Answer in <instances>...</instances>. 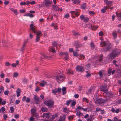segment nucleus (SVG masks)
<instances>
[{"mask_svg": "<svg viewBox=\"0 0 121 121\" xmlns=\"http://www.w3.org/2000/svg\"><path fill=\"white\" fill-rule=\"evenodd\" d=\"M120 52L121 51L119 49L113 50L112 53L109 54V56L111 59H113L119 54Z\"/></svg>", "mask_w": 121, "mask_h": 121, "instance_id": "obj_1", "label": "nucleus"}, {"mask_svg": "<svg viewBox=\"0 0 121 121\" xmlns=\"http://www.w3.org/2000/svg\"><path fill=\"white\" fill-rule=\"evenodd\" d=\"M58 74L56 77V78L58 82L59 83H60L64 80L65 78L63 76L61 75V72H58Z\"/></svg>", "mask_w": 121, "mask_h": 121, "instance_id": "obj_2", "label": "nucleus"}, {"mask_svg": "<svg viewBox=\"0 0 121 121\" xmlns=\"http://www.w3.org/2000/svg\"><path fill=\"white\" fill-rule=\"evenodd\" d=\"M102 59V55L100 56H96L95 57L93 60H95V63L96 65H99L100 64V62H101Z\"/></svg>", "mask_w": 121, "mask_h": 121, "instance_id": "obj_3", "label": "nucleus"}, {"mask_svg": "<svg viewBox=\"0 0 121 121\" xmlns=\"http://www.w3.org/2000/svg\"><path fill=\"white\" fill-rule=\"evenodd\" d=\"M100 45L102 47L106 46L108 47L107 48H106L107 51H108L110 48L112 47L111 44L110 43H107L105 41H101L100 43Z\"/></svg>", "mask_w": 121, "mask_h": 121, "instance_id": "obj_4", "label": "nucleus"}, {"mask_svg": "<svg viewBox=\"0 0 121 121\" xmlns=\"http://www.w3.org/2000/svg\"><path fill=\"white\" fill-rule=\"evenodd\" d=\"M44 103L48 107L50 108L53 106L54 103L53 101L51 100H49L45 101L44 102Z\"/></svg>", "mask_w": 121, "mask_h": 121, "instance_id": "obj_5", "label": "nucleus"}, {"mask_svg": "<svg viewBox=\"0 0 121 121\" xmlns=\"http://www.w3.org/2000/svg\"><path fill=\"white\" fill-rule=\"evenodd\" d=\"M107 101L106 99H103L102 98H100L97 99L95 102L96 103H98L99 104H101L102 103H105Z\"/></svg>", "mask_w": 121, "mask_h": 121, "instance_id": "obj_6", "label": "nucleus"}, {"mask_svg": "<svg viewBox=\"0 0 121 121\" xmlns=\"http://www.w3.org/2000/svg\"><path fill=\"white\" fill-rule=\"evenodd\" d=\"M61 89L59 87L58 88H55L52 90V92L55 95H56L57 93H59L60 92Z\"/></svg>", "mask_w": 121, "mask_h": 121, "instance_id": "obj_7", "label": "nucleus"}, {"mask_svg": "<svg viewBox=\"0 0 121 121\" xmlns=\"http://www.w3.org/2000/svg\"><path fill=\"white\" fill-rule=\"evenodd\" d=\"M75 69L78 72H83L84 70V67L82 66L77 65Z\"/></svg>", "mask_w": 121, "mask_h": 121, "instance_id": "obj_8", "label": "nucleus"}, {"mask_svg": "<svg viewBox=\"0 0 121 121\" xmlns=\"http://www.w3.org/2000/svg\"><path fill=\"white\" fill-rule=\"evenodd\" d=\"M101 90L104 93H106L108 91V89L107 86L105 85H102L100 87Z\"/></svg>", "mask_w": 121, "mask_h": 121, "instance_id": "obj_9", "label": "nucleus"}, {"mask_svg": "<svg viewBox=\"0 0 121 121\" xmlns=\"http://www.w3.org/2000/svg\"><path fill=\"white\" fill-rule=\"evenodd\" d=\"M68 53L66 52H60V55L61 56H64L65 59L66 60L68 59Z\"/></svg>", "mask_w": 121, "mask_h": 121, "instance_id": "obj_10", "label": "nucleus"}, {"mask_svg": "<svg viewBox=\"0 0 121 121\" xmlns=\"http://www.w3.org/2000/svg\"><path fill=\"white\" fill-rule=\"evenodd\" d=\"M33 98L34 100V103L36 104H39L40 103V101L39 100V99L38 97L35 95H34Z\"/></svg>", "mask_w": 121, "mask_h": 121, "instance_id": "obj_11", "label": "nucleus"}, {"mask_svg": "<svg viewBox=\"0 0 121 121\" xmlns=\"http://www.w3.org/2000/svg\"><path fill=\"white\" fill-rule=\"evenodd\" d=\"M30 26L32 31L33 32L36 33V30H35V29L36 27L35 26H34V24L33 23L31 24L30 25Z\"/></svg>", "mask_w": 121, "mask_h": 121, "instance_id": "obj_12", "label": "nucleus"}, {"mask_svg": "<svg viewBox=\"0 0 121 121\" xmlns=\"http://www.w3.org/2000/svg\"><path fill=\"white\" fill-rule=\"evenodd\" d=\"M104 2L105 3L106 5H108L109 6H111L113 3L112 1H108V0H104Z\"/></svg>", "mask_w": 121, "mask_h": 121, "instance_id": "obj_13", "label": "nucleus"}, {"mask_svg": "<svg viewBox=\"0 0 121 121\" xmlns=\"http://www.w3.org/2000/svg\"><path fill=\"white\" fill-rule=\"evenodd\" d=\"M109 6H104L103 8L102 9L101 11L102 13H104L106 12L107 9H109Z\"/></svg>", "mask_w": 121, "mask_h": 121, "instance_id": "obj_14", "label": "nucleus"}, {"mask_svg": "<svg viewBox=\"0 0 121 121\" xmlns=\"http://www.w3.org/2000/svg\"><path fill=\"white\" fill-rule=\"evenodd\" d=\"M72 1L73 4H78L80 3V1L79 0H72Z\"/></svg>", "mask_w": 121, "mask_h": 121, "instance_id": "obj_15", "label": "nucleus"}, {"mask_svg": "<svg viewBox=\"0 0 121 121\" xmlns=\"http://www.w3.org/2000/svg\"><path fill=\"white\" fill-rule=\"evenodd\" d=\"M112 33L113 38L114 39H116L117 37V32L114 31L112 32Z\"/></svg>", "mask_w": 121, "mask_h": 121, "instance_id": "obj_16", "label": "nucleus"}, {"mask_svg": "<svg viewBox=\"0 0 121 121\" xmlns=\"http://www.w3.org/2000/svg\"><path fill=\"white\" fill-rule=\"evenodd\" d=\"M49 51L50 52H51L53 53H55L56 52L55 48L54 47H50L49 48Z\"/></svg>", "mask_w": 121, "mask_h": 121, "instance_id": "obj_17", "label": "nucleus"}, {"mask_svg": "<svg viewBox=\"0 0 121 121\" xmlns=\"http://www.w3.org/2000/svg\"><path fill=\"white\" fill-rule=\"evenodd\" d=\"M17 92V96L18 97L20 95V93L21 92V89L18 88L16 91Z\"/></svg>", "mask_w": 121, "mask_h": 121, "instance_id": "obj_18", "label": "nucleus"}, {"mask_svg": "<svg viewBox=\"0 0 121 121\" xmlns=\"http://www.w3.org/2000/svg\"><path fill=\"white\" fill-rule=\"evenodd\" d=\"M46 84L45 81H42L40 83V85L42 87H44L45 85Z\"/></svg>", "mask_w": 121, "mask_h": 121, "instance_id": "obj_19", "label": "nucleus"}, {"mask_svg": "<svg viewBox=\"0 0 121 121\" xmlns=\"http://www.w3.org/2000/svg\"><path fill=\"white\" fill-rule=\"evenodd\" d=\"M35 33H36V36H37L40 37L42 35V32L40 31H39L37 32L36 31V32Z\"/></svg>", "mask_w": 121, "mask_h": 121, "instance_id": "obj_20", "label": "nucleus"}, {"mask_svg": "<svg viewBox=\"0 0 121 121\" xmlns=\"http://www.w3.org/2000/svg\"><path fill=\"white\" fill-rule=\"evenodd\" d=\"M116 14L117 17H120L118 19V20L120 21L121 20V12L119 13L117 12L116 13Z\"/></svg>", "mask_w": 121, "mask_h": 121, "instance_id": "obj_21", "label": "nucleus"}, {"mask_svg": "<svg viewBox=\"0 0 121 121\" xmlns=\"http://www.w3.org/2000/svg\"><path fill=\"white\" fill-rule=\"evenodd\" d=\"M63 111L64 112L66 113H69L70 112L69 110L67 108H64L63 109Z\"/></svg>", "mask_w": 121, "mask_h": 121, "instance_id": "obj_22", "label": "nucleus"}, {"mask_svg": "<svg viewBox=\"0 0 121 121\" xmlns=\"http://www.w3.org/2000/svg\"><path fill=\"white\" fill-rule=\"evenodd\" d=\"M50 114L49 113H45L43 114V116L44 117L48 118L49 117Z\"/></svg>", "mask_w": 121, "mask_h": 121, "instance_id": "obj_23", "label": "nucleus"}, {"mask_svg": "<svg viewBox=\"0 0 121 121\" xmlns=\"http://www.w3.org/2000/svg\"><path fill=\"white\" fill-rule=\"evenodd\" d=\"M66 116L65 115L63 116V117H60V119H59L58 121H64Z\"/></svg>", "mask_w": 121, "mask_h": 121, "instance_id": "obj_24", "label": "nucleus"}, {"mask_svg": "<svg viewBox=\"0 0 121 121\" xmlns=\"http://www.w3.org/2000/svg\"><path fill=\"white\" fill-rule=\"evenodd\" d=\"M66 89L65 87H63L62 88V91L63 94L64 95L66 93Z\"/></svg>", "mask_w": 121, "mask_h": 121, "instance_id": "obj_25", "label": "nucleus"}, {"mask_svg": "<svg viewBox=\"0 0 121 121\" xmlns=\"http://www.w3.org/2000/svg\"><path fill=\"white\" fill-rule=\"evenodd\" d=\"M41 111L45 112L47 111L48 109L45 107H43L41 108Z\"/></svg>", "mask_w": 121, "mask_h": 121, "instance_id": "obj_26", "label": "nucleus"}, {"mask_svg": "<svg viewBox=\"0 0 121 121\" xmlns=\"http://www.w3.org/2000/svg\"><path fill=\"white\" fill-rule=\"evenodd\" d=\"M51 3V2L50 1L48 0L46 1L45 5L46 6H49Z\"/></svg>", "mask_w": 121, "mask_h": 121, "instance_id": "obj_27", "label": "nucleus"}, {"mask_svg": "<svg viewBox=\"0 0 121 121\" xmlns=\"http://www.w3.org/2000/svg\"><path fill=\"white\" fill-rule=\"evenodd\" d=\"M90 46L91 47V48L92 49H93L95 48V46L94 45V43L92 42H91L90 43Z\"/></svg>", "mask_w": 121, "mask_h": 121, "instance_id": "obj_28", "label": "nucleus"}, {"mask_svg": "<svg viewBox=\"0 0 121 121\" xmlns=\"http://www.w3.org/2000/svg\"><path fill=\"white\" fill-rule=\"evenodd\" d=\"M86 3H84L83 4H81V7L82 9H85L86 8Z\"/></svg>", "mask_w": 121, "mask_h": 121, "instance_id": "obj_29", "label": "nucleus"}, {"mask_svg": "<svg viewBox=\"0 0 121 121\" xmlns=\"http://www.w3.org/2000/svg\"><path fill=\"white\" fill-rule=\"evenodd\" d=\"M76 113V115L78 117H79L81 116H82L83 115V114L81 113L80 111H77Z\"/></svg>", "mask_w": 121, "mask_h": 121, "instance_id": "obj_30", "label": "nucleus"}, {"mask_svg": "<svg viewBox=\"0 0 121 121\" xmlns=\"http://www.w3.org/2000/svg\"><path fill=\"white\" fill-rule=\"evenodd\" d=\"M36 109H31V113L33 114H36Z\"/></svg>", "mask_w": 121, "mask_h": 121, "instance_id": "obj_31", "label": "nucleus"}, {"mask_svg": "<svg viewBox=\"0 0 121 121\" xmlns=\"http://www.w3.org/2000/svg\"><path fill=\"white\" fill-rule=\"evenodd\" d=\"M18 75V73L17 72H15L13 74V77H17Z\"/></svg>", "mask_w": 121, "mask_h": 121, "instance_id": "obj_32", "label": "nucleus"}, {"mask_svg": "<svg viewBox=\"0 0 121 121\" xmlns=\"http://www.w3.org/2000/svg\"><path fill=\"white\" fill-rule=\"evenodd\" d=\"M82 101H84L86 102L87 103H88V100L87 98L85 97H83V98Z\"/></svg>", "mask_w": 121, "mask_h": 121, "instance_id": "obj_33", "label": "nucleus"}, {"mask_svg": "<svg viewBox=\"0 0 121 121\" xmlns=\"http://www.w3.org/2000/svg\"><path fill=\"white\" fill-rule=\"evenodd\" d=\"M89 20V18L88 17H86L84 18V19L83 20V21L84 22L86 23Z\"/></svg>", "mask_w": 121, "mask_h": 121, "instance_id": "obj_34", "label": "nucleus"}, {"mask_svg": "<svg viewBox=\"0 0 121 121\" xmlns=\"http://www.w3.org/2000/svg\"><path fill=\"white\" fill-rule=\"evenodd\" d=\"M73 71L71 72V70L70 69H69L68 70L67 74H73Z\"/></svg>", "mask_w": 121, "mask_h": 121, "instance_id": "obj_35", "label": "nucleus"}, {"mask_svg": "<svg viewBox=\"0 0 121 121\" xmlns=\"http://www.w3.org/2000/svg\"><path fill=\"white\" fill-rule=\"evenodd\" d=\"M57 114H56L54 115H52V117L53 119H54L56 117H57L58 116Z\"/></svg>", "mask_w": 121, "mask_h": 121, "instance_id": "obj_36", "label": "nucleus"}, {"mask_svg": "<svg viewBox=\"0 0 121 121\" xmlns=\"http://www.w3.org/2000/svg\"><path fill=\"white\" fill-rule=\"evenodd\" d=\"M36 38L35 40L36 42H39L40 40V37H39L36 36Z\"/></svg>", "mask_w": 121, "mask_h": 121, "instance_id": "obj_37", "label": "nucleus"}, {"mask_svg": "<svg viewBox=\"0 0 121 121\" xmlns=\"http://www.w3.org/2000/svg\"><path fill=\"white\" fill-rule=\"evenodd\" d=\"M52 45L55 47H56L57 48V43L56 42H54L52 43Z\"/></svg>", "mask_w": 121, "mask_h": 121, "instance_id": "obj_38", "label": "nucleus"}, {"mask_svg": "<svg viewBox=\"0 0 121 121\" xmlns=\"http://www.w3.org/2000/svg\"><path fill=\"white\" fill-rule=\"evenodd\" d=\"M10 110L11 113H12L14 112V108L13 107H12L10 108Z\"/></svg>", "mask_w": 121, "mask_h": 121, "instance_id": "obj_39", "label": "nucleus"}, {"mask_svg": "<svg viewBox=\"0 0 121 121\" xmlns=\"http://www.w3.org/2000/svg\"><path fill=\"white\" fill-rule=\"evenodd\" d=\"M73 56H79V55L76 52H73Z\"/></svg>", "mask_w": 121, "mask_h": 121, "instance_id": "obj_40", "label": "nucleus"}, {"mask_svg": "<svg viewBox=\"0 0 121 121\" xmlns=\"http://www.w3.org/2000/svg\"><path fill=\"white\" fill-rule=\"evenodd\" d=\"M82 107H80V106H78L77 107V108H76V111H78V110H80L81 109H82Z\"/></svg>", "mask_w": 121, "mask_h": 121, "instance_id": "obj_41", "label": "nucleus"}, {"mask_svg": "<svg viewBox=\"0 0 121 121\" xmlns=\"http://www.w3.org/2000/svg\"><path fill=\"white\" fill-rule=\"evenodd\" d=\"M74 116L73 115H71L69 116L68 118L69 119H73L74 118Z\"/></svg>", "mask_w": 121, "mask_h": 121, "instance_id": "obj_42", "label": "nucleus"}, {"mask_svg": "<svg viewBox=\"0 0 121 121\" xmlns=\"http://www.w3.org/2000/svg\"><path fill=\"white\" fill-rule=\"evenodd\" d=\"M14 117L16 118H18L19 117V115L18 114L15 115H14Z\"/></svg>", "mask_w": 121, "mask_h": 121, "instance_id": "obj_43", "label": "nucleus"}, {"mask_svg": "<svg viewBox=\"0 0 121 121\" xmlns=\"http://www.w3.org/2000/svg\"><path fill=\"white\" fill-rule=\"evenodd\" d=\"M94 30H96L98 28V26H92L91 27Z\"/></svg>", "mask_w": 121, "mask_h": 121, "instance_id": "obj_44", "label": "nucleus"}, {"mask_svg": "<svg viewBox=\"0 0 121 121\" xmlns=\"http://www.w3.org/2000/svg\"><path fill=\"white\" fill-rule=\"evenodd\" d=\"M80 18L82 20H83L85 18L84 16L83 15H82L80 16Z\"/></svg>", "mask_w": 121, "mask_h": 121, "instance_id": "obj_45", "label": "nucleus"}, {"mask_svg": "<svg viewBox=\"0 0 121 121\" xmlns=\"http://www.w3.org/2000/svg\"><path fill=\"white\" fill-rule=\"evenodd\" d=\"M3 117L6 120L7 119L8 116L6 114H4L3 116Z\"/></svg>", "mask_w": 121, "mask_h": 121, "instance_id": "obj_46", "label": "nucleus"}, {"mask_svg": "<svg viewBox=\"0 0 121 121\" xmlns=\"http://www.w3.org/2000/svg\"><path fill=\"white\" fill-rule=\"evenodd\" d=\"M16 15H17L18 14V12L17 11V10H15L13 12Z\"/></svg>", "mask_w": 121, "mask_h": 121, "instance_id": "obj_47", "label": "nucleus"}, {"mask_svg": "<svg viewBox=\"0 0 121 121\" xmlns=\"http://www.w3.org/2000/svg\"><path fill=\"white\" fill-rule=\"evenodd\" d=\"M26 3L25 2H22L20 3V4L21 5H25Z\"/></svg>", "mask_w": 121, "mask_h": 121, "instance_id": "obj_48", "label": "nucleus"}, {"mask_svg": "<svg viewBox=\"0 0 121 121\" xmlns=\"http://www.w3.org/2000/svg\"><path fill=\"white\" fill-rule=\"evenodd\" d=\"M120 109L119 108L116 109L115 111V112L116 113H118L120 111Z\"/></svg>", "mask_w": 121, "mask_h": 121, "instance_id": "obj_49", "label": "nucleus"}, {"mask_svg": "<svg viewBox=\"0 0 121 121\" xmlns=\"http://www.w3.org/2000/svg\"><path fill=\"white\" fill-rule=\"evenodd\" d=\"M86 72L87 73V74L86 75V76L87 77H88L90 76L91 74H90L88 71H86Z\"/></svg>", "mask_w": 121, "mask_h": 121, "instance_id": "obj_50", "label": "nucleus"}, {"mask_svg": "<svg viewBox=\"0 0 121 121\" xmlns=\"http://www.w3.org/2000/svg\"><path fill=\"white\" fill-rule=\"evenodd\" d=\"M70 103V100H68L66 101V105H69V104Z\"/></svg>", "mask_w": 121, "mask_h": 121, "instance_id": "obj_51", "label": "nucleus"}, {"mask_svg": "<svg viewBox=\"0 0 121 121\" xmlns=\"http://www.w3.org/2000/svg\"><path fill=\"white\" fill-rule=\"evenodd\" d=\"M35 119L34 118L31 117H30L29 119V121H34Z\"/></svg>", "mask_w": 121, "mask_h": 121, "instance_id": "obj_52", "label": "nucleus"}, {"mask_svg": "<svg viewBox=\"0 0 121 121\" xmlns=\"http://www.w3.org/2000/svg\"><path fill=\"white\" fill-rule=\"evenodd\" d=\"M90 68V66L89 64H88L85 67L87 69H89Z\"/></svg>", "mask_w": 121, "mask_h": 121, "instance_id": "obj_53", "label": "nucleus"}, {"mask_svg": "<svg viewBox=\"0 0 121 121\" xmlns=\"http://www.w3.org/2000/svg\"><path fill=\"white\" fill-rule=\"evenodd\" d=\"M9 93V92L7 90L5 91L4 92V94L5 95H8V94Z\"/></svg>", "mask_w": 121, "mask_h": 121, "instance_id": "obj_54", "label": "nucleus"}, {"mask_svg": "<svg viewBox=\"0 0 121 121\" xmlns=\"http://www.w3.org/2000/svg\"><path fill=\"white\" fill-rule=\"evenodd\" d=\"M5 81L7 83H9L10 82V80L8 78H6L5 79Z\"/></svg>", "mask_w": 121, "mask_h": 121, "instance_id": "obj_55", "label": "nucleus"}, {"mask_svg": "<svg viewBox=\"0 0 121 121\" xmlns=\"http://www.w3.org/2000/svg\"><path fill=\"white\" fill-rule=\"evenodd\" d=\"M30 99L29 98H27L26 100V102L27 103H29L30 102Z\"/></svg>", "mask_w": 121, "mask_h": 121, "instance_id": "obj_56", "label": "nucleus"}, {"mask_svg": "<svg viewBox=\"0 0 121 121\" xmlns=\"http://www.w3.org/2000/svg\"><path fill=\"white\" fill-rule=\"evenodd\" d=\"M99 35L100 36H102L103 35V33L102 31H100L99 32Z\"/></svg>", "mask_w": 121, "mask_h": 121, "instance_id": "obj_57", "label": "nucleus"}, {"mask_svg": "<svg viewBox=\"0 0 121 121\" xmlns=\"http://www.w3.org/2000/svg\"><path fill=\"white\" fill-rule=\"evenodd\" d=\"M69 16V15L68 14H67L64 16V17L66 18H68Z\"/></svg>", "mask_w": 121, "mask_h": 121, "instance_id": "obj_58", "label": "nucleus"}, {"mask_svg": "<svg viewBox=\"0 0 121 121\" xmlns=\"http://www.w3.org/2000/svg\"><path fill=\"white\" fill-rule=\"evenodd\" d=\"M89 14L90 15H93L94 14V12L93 11H90L89 12Z\"/></svg>", "mask_w": 121, "mask_h": 121, "instance_id": "obj_59", "label": "nucleus"}, {"mask_svg": "<svg viewBox=\"0 0 121 121\" xmlns=\"http://www.w3.org/2000/svg\"><path fill=\"white\" fill-rule=\"evenodd\" d=\"M5 107H2L1 108V110L2 112L5 111Z\"/></svg>", "mask_w": 121, "mask_h": 121, "instance_id": "obj_60", "label": "nucleus"}, {"mask_svg": "<svg viewBox=\"0 0 121 121\" xmlns=\"http://www.w3.org/2000/svg\"><path fill=\"white\" fill-rule=\"evenodd\" d=\"M74 97L76 98L79 97V95L78 94H75L74 95Z\"/></svg>", "mask_w": 121, "mask_h": 121, "instance_id": "obj_61", "label": "nucleus"}, {"mask_svg": "<svg viewBox=\"0 0 121 121\" xmlns=\"http://www.w3.org/2000/svg\"><path fill=\"white\" fill-rule=\"evenodd\" d=\"M118 120V119L116 117H114L113 119V121H117Z\"/></svg>", "mask_w": 121, "mask_h": 121, "instance_id": "obj_62", "label": "nucleus"}, {"mask_svg": "<svg viewBox=\"0 0 121 121\" xmlns=\"http://www.w3.org/2000/svg\"><path fill=\"white\" fill-rule=\"evenodd\" d=\"M99 74L100 77H101L102 76V71L101 70L99 71Z\"/></svg>", "mask_w": 121, "mask_h": 121, "instance_id": "obj_63", "label": "nucleus"}, {"mask_svg": "<svg viewBox=\"0 0 121 121\" xmlns=\"http://www.w3.org/2000/svg\"><path fill=\"white\" fill-rule=\"evenodd\" d=\"M88 121H92L93 120V119L92 117H90L87 120Z\"/></svg>", "mask_w": 121, "mask_h": 121, "instance_id": "obj_64", "label": "nucleus"}]
</instances>
